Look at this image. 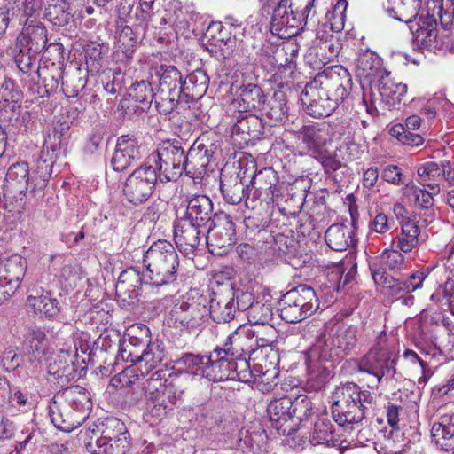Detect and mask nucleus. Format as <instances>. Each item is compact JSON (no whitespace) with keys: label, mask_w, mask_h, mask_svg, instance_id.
<instances>
[{"label":"nucleus","mask_w":454,"mask_h":454,"mask_svg":"<svg viewBox=\"0 0 454 454\" xmlns=\"http://www.w3.org/2000/svg\"><path fill=\"white\" fill-rule=\"evenodd\" d=\"M332 414L333 420L340 427L360 424L373 410L375 398L368 390L354 382L338 386L332 395Z\"/></svg>","instance_id":"f257e3e1"},{"label":"nucleus","mask_w":454,"mask_h":454,"mask_svg":"<svg viewBox=\"0 0 454 454\" xmlns=\"http://www.w3.org/2000/svg\"><path fill=\"white\" fill-rule=\"evenodd\" d=\"M143 262L150 285L161 286L176 279L179 256L170 242L160 239L153 243L144 253Z\"/></svg>","instance_id":"f03ea898"},{"label":"nucleus","mask_w":454,"mask_h":454,"mask_svg":"<svg viewBox=\"0 0 454 454\" xmlns=\"http://www.w3.org/2000/svg\"><path fill=\"white\" fill-rule=\"evenodd\" d=\"M161 373L160 370L154 372L144 383L150 413L158 419L164 418L173 409L184 391L179 376L172 377L169 374V379L162 384Z\"/></svg>","instance_id":"7ed1b4c3"},{"label":"nucleus","mask_w":454,"mask_h":454,"mask_svg":"<svg viewBox=\"0 0 454 454\" xmlns=\"http://www.w3.org/2000/svg\"><path fill=\"white\" fill-rule=\"evenodd\" d=\"M185 145L181 140H168L147 157L146 161L159 175L160 183L175 182L185 172Z\"/></svg>","instance_id":"20e7f679"},{"label":"nucleus","mask_w":454,"mask_h":454,"mask_svg":"<svg viewBox=\"0 0 454 454\" xmlns=\"http://www.w3.org/2000/svg\"><path fill=\"white\" fill-rule=\"evenodd\" d=\"M154 77L158 82L155 106L160 114H170L183 99V75L173 65H160L155 68Z\"/></svg>","instance_id":"39448f33"},{"label":"nucleus","mask_w":454,"mask_h":454,"mask_svg":"<svg viewBox=\"0 0 454 454\" xmlns=\"http://www.w3.org/2000/svg\"><path fill=\"white\" fill-rule=\"evenodd\" d=\"M319 308L314 289L300 285L286 292L279 301V316L287 323H297L311 316Z\"/></svg>","instance_id":"423d86ee"},{"label":"nucleus","mask_w":454,"mask_h":454,"mask_svg":"<svg viewBox=\"0 0 454 454\" xmlns=\"http://www.w3.org/2000/svg\"><path fill=\"white\" fill-rule=\"evenodd\" d=\"M407 92V85L402 82H396L390 76V73L384 71L380 75L378 83L371 87L370 92H364L363 104L366 112L372 117L379 114L376 107V102L380 100L389 109L395 108L403 100Z\"/></svg>","instance_id":"0eeeda50"},{"label":"nucleus","mask_w":454,"mask_h":454,"mask_svg":"<svg viewBox=\"0 0 454 454\" xmlns=\"http://www.w3.org/2000/svg\"><path fill=\"white\" fill-rule=\"evenodd\" d=\"M159 175L145 160L127 177L122 192L125 199L134 206H139L149 200L154 192Z\"/></svg>","instance_id":"6e6552de"},{"label":"nucleus","mask_w":454,"mask_h":454,"mask_svg":"<svg viewBox=\"0 0 454 454\" xmlns=\"http://www.w3.org/2000/svg\"><path fill=\"white\" fill-rule=\"evenodd\" d=\"M250 192L246 199V207L254 209L265 203L270 205L280 194L278 176L272 168H264L250 180Z\"/></svg>","instance_id":"1a4fd4ad"},{"label":"nucleus","mask_w":454,"mask_h":454,"mask_svg":"<svg viewBox=\"0 0 454 454\" xmlns=\"http://www.w3.org/2000/svg\"><path fill=\"white\" fill-rule=\"evenodd\" d=\"M313 81L338 104L343 102L353 86L350 73L343 66L328 67L322 73L317 74Z\"/></svg>","instance_id":"9d476101"},{"label":"nucleus","mask_w":454,"mask_h":454,"mask_svg":"<svg viewBox=\"0 0 454 454\" xmlns=\"http://www.w3.org/2000/svg\"><path fill=\"white\" fill-rule=\"evenodd\" d=\"M287 0H280L275 7L271 20L270 32L283 39H289L297 35L306 23L303 13H296L286 5Z\"/></svg>","instance_id":"9b49d317"},{"label":"nucleus","mask_w":454,"mask_h":454,"mask_svg":"<svg viewBox=\"0 0 454 454\" xmlns=\"http://www.w3.org/2000/svg\"><path fill=\"white\" fill-rule=\"evenodd\" d=\"M301 100L306 113L314 118L330 116L340 105L314 81L305 86Z\"/></svg>","instance_id":"f8f14e48"},{"label":"nucleus","mask_w":454,"mask_h":454,"mask_svg":"<svg viewBox=\"0 0 454 454\" xmlns=\"http://www.w3.org/2000/svg\"><path fill=\"white\" fill-rule=\"evenodd\" d=\"M235 225L231 215L219 212L212 225L206 229L207 244L212 253L216 249H225L235 243Z\"/></svg>","instance_id":"ddd939ff"},{"label":"nucleus","mask_w":454,"mask_h":454,"mask_svg":"<svg viewBox=\"0 0 454 454\" xmlns=\"http://www.w3.org/2000/svg\"><path fill=\"white\" fill-rule=\"evenodd\" d=\"M357 372L367 373L380 383L383 378H393L395 374L396 357L386 353L368 351L356 361Z\"/></svg>","instance_id":"4468645a"},{"label":"nucleus","mask_w":454,"mask_h":454,"mask_svg":"<svg viewBox=\"0 0 454 454\" xmlns=\"http://www.w3.org/2000/svg\"><path fill=\"white\" fill-rule=\"evenodd\" d=\"M142 158L141 146L134 135L118 137L110 165L114 171L121 172Z\"/></svg>","instance_id":"2eb2a0df"},{"label":"nucleus","mask_w":454,"mask_h":454,"mask_svg":"<svg viewBox=\"0 0 454 454\" xmlns=\"http://www.w3.org/2000/svg\"><path fill=\"white\" fill-rule=\"evenodd\" d=\"M30 179L28 164L25 161L12 164L6 173L3 191L4 196L16 201L23 200Z\"/></svg>","instance_id":"dca6fc26"},{"label":"nucleus","mask_w":454,"mask_h":454,"mask_svg":"<svg viewBox=\"0 0 454 454\" xmlns=\"http://www.w3.org/2000/svg\"><path fill=\"white\" fill-rule=\"evenodd\" d=\"M306 361L310 363H339L344 359L332 333H321L305 353Z\"/></svg>","instance_id":"f3484780"},{"label":"nucleus","mask_w":454,"mask_h":454,"mask_svg":"<svg viewBox=\"0 0 454 454\" xmlns=\"http://www.w3.org/2000/svg\"><path fill=\"white\" fill-rule=\"evenodd\" d=\"M206 229L184 217L179 218L174 224V238L177 247L185 254L193 252L201 236L206 234Z\"/></svg>","instance_id":"a211bd4d"},{"label":"nucleus","mask_w":454,"mask_h":454,"mask_svg":"<svg viewBox=\"0 0 454 454\" xmlns=\"http://www.w3.org/2000/svg\"><path fill=\"white\" fill-rule=\"evenodd\" d=\"M254 352V346L247 334L246 325L239 326L231 333L222 347H215L213 356H223L230 359H238L242 356H248Z\"/></svg>","instance_id":"6ab92c4d"},{"label":"nucleus","mask_w":454,"mask_h":454,"mask_svg":"<svg viewBox=\"0 0 454 454\" xmlns=\"http://www.w3.org/2000/svg\"><path fill=\"white\" fill-rule=\"evenodd\" d=\"M437 26L436 19L427 14L417 16L408 27L413 35L414 43L420 48L431 50L437 47Z\"/></svg>","instance_id":"aec40b11"},{"label":"nucleus","mask_w":454,"mask_h":454,"mask_svg":"<svg viewBox=\"0 0 454 454\" xmlns=\"http://www.w3.org/2000/svg\"><path fill=\"white\" fill-rule=\"evenodd\" d=\"M266 96L261 87L254 83H247L242 84L237 90L236 98L231 102V106L239 113L256 114L257 112H262Z\"/></svg>","instance_id":"412c9836"},{"label":"nucleus","mask_w":454,"mask_h":454,"mask_svg":"<svg viewBox=\"0 0 454 454\" xmlns=\"http://www.w3.org/2000/svg\"><path fill=\"white\" fill-rule=\"evenodd\" d=\"M263 133V121L255 114H239L231 129V136L239 144L260 139Z\"/></svg>","instance_id":"4be33fe9"},{"label":"nucleus","mask_w":454,"mask_h":454,"mask_svg":"<svg viewBox=\"0 0 454 454\" xmlns=\"http://www.w3.org/2000/svg\"><path fill=\"white\" fill-rule=\"evenodd\" d=\"M218 213H214L213 202L202 194L192 195L187 200L186 211L183 217L205 228L212 225Z\"/></svg>","instance_id":"5701e85b"},{"label":"nucleus","mask_w":454,"mask_h":454,"mask_svg":"<svg viewBox=\"0 0 454 454\" xmlns=\"http://www.w3.org/2000/svg\"><path fill=\"white\" fill-rule=\"evenodd\" d=\"M26 270L27 261L19 254L0 259V282L14 293L20 286Z\"/></svg>","instance_id":"b1692460"},{"label":"nucleus","mask_w":454,"mask_h":454,"mask_svg":"<svg viewBox=\"0 0 454 454\" xmlns=\"http://www.w3.org/2000/svg\"><path fill=\"white\" fill-rule=\"evenodd\" d=\"M48 409L51 420L59 430L71 432L83 423L79 415L73 411L58 395L54 396Z\"/></svg>","instance_id":"393cba45"},{"label":"nucleus","mask_w":454,"mask_h":454,"mask_svg":"<svg viewBox=\"0 0 454 454\" xmlns=\"http://www.w3.org/2000/svg\"><path fill=\"white\" fill-rule=\"evenodd\" d=\"M293 403L290 395H288L276 398L268 404L267 413L272 427L282 434H288L293 429L292 426L288 428L285 427V425L294 418V411H292Z\"/></svg>","instance_id":"a878e982"},{"label":"nucleus","mask_w":454,"mask_h":454,"mask_svg":"<svg viewBox=\"0 0 454 454\" xmlns=\"http://www.w3.org/2000/svg\"><path fill=\"white\" fill-rule=\"evenodd\" d=\"M329 126L325 124L303 125L298 130V138L304 145L307 153L317 158L321 156L322 148L327 143Z\"/></svg>","instance_id":"bb28decb"},{"label":"nucleus","mask_w":454,"mask_h":454,"mask_svg":"<svg viewBox=\"0 0 454 454\" xmlns=\"http://www.w3.org/2000/svg\"><path fill=\"white\" fill-rule=\"evenodd\" d=\"M351 226L343 223L331 225L325 234V242L334 251H345L355 244L354 225L356 217L350 208Z\"/></svg>","instance_id":"cd10ccee"},{"label":"nucleus","mask_w":454,"mask_h":454,"mask_svg":"<svg viewBox=\"0 0 454 454\" xmlns=\"http://www.w3.org/2000/svg\"><path fill=\"white\" fill-rule=\"evenodd\" d=\"M47 42V30L42 23L27 25L25 22L22 32L17 37L16 47H24L32 52L40 53L46 48Z\"/></svg>","instance_id":"c85d7f7f"},{"label":"nucleus","mask_w":454,"mask_h":454,"mask_svg":"<svg viewBox=\"0 0 454 454\" xmlns=\"http://www.w3.org/2000/svg\"><path fill=\"white\" fill-rule=\"evenodd\" d=\"M61 397L69 408L72 409L79 418L84 422L88 418L89 411L92 407L90 394L86 388L80 386L67 387L62 394L58 395Z\"/></svg>","instance_id":"c756f323"},{"label":"nucleus","mask_w":454,"mask_h":454,"mask_svg":"<svg viewBox=\"0 0 454 454\" xmlns=\"http://www.w3.org/2000/svg\"><path fill=\"white\" fill-rule=\"evenodd\" d=\"M432 442L444 451H454V415H443L431 428Z\"/></svg>","instance_id":"7c9ffc66"},{"label":"nucleus","mask_w":454,"mask_h":454,"mask_svg":"<svg viewBox=\"0 0 454 454\" xmlns=\"http://www.w3.org/2000/svg\"><path fill=\"white\" fill-rule=\"evenodd\" d=\"M126 349H121L120 356L123 360L130 361L131 363L145 364L146 371L153 370L160 364L165 357V349L162 341L158 340L151 341L147 348L142 352L141 355H134L129 352L125 356Z\"/></svg>","instance_id":"2f4dec72"},{"label":"nucleus","mask_w":454,"mask_h":454,"mask_svg":"<svg viewBox=\"0 0 454 454\" xmlns=\"http://www.w3.org/2000/svg\"><path fill=\"white\" fill-rule=\"evenodd\" d=\"M420 228L416 222L410 219L401 223L400 231L392 238L393 247L400 249L403 253H411L420 243Z\"/></svg>","instance_id":"473e14b6"},{"label":"nucleus","mask_w":454,"mask_h":454,"mask_svg":"<svg viewBox=\"0 0 454 454\" xmlns=\"http://www.w3.org/2000/svg\"><path fill=\"white\" fill-rule=\"evenodd\" d=\"M364 330L365 326L363 324L342 325L332 333L344 357L350 355L356 347L359 339L363 338L362 333Z\"/></svg>","instance_id":"72a5a7b5"},{"label":"nucleus","mask_w":454,"mask_h":454,"mask_svg":"<svg viewBox=\"0 0 454 454\" xmlns=\"http://www.w3.org/2000/svg\"><path fill=\"white\" fill-rule=\"evenodd\" d=\"M183 82V99L188 102L200 98L207 92L209 77L204 70L196 69Z\"/></svg>","instance_id":"f704fd0d"},{"label":"nucleus","mask_w":454,"mask_h":454,"mask_svg":"<svg viewBox=\"0 0 454 454\" xmlns=\"http://www.w3.org/2000/svg\"><path fill=\"white\" fill-rule=\"evenodd\" d=\"M384 9L388 16L408 26L417 18L419 10L418 0H387Z\"/></svg>","instance_id":"c9c22d12"},{"label":"nucleus","mask_w":454,"mask_h":454,"mask_svg":"<svg viewBox=\"0 0 454 454\" xmlns=\"http://www.w3.org/2000/svg\"><path fill=\"white\" fill-rule=\"evenodd\" d=\"M250 189L248 184L237 181V177H230L225 174H222L220 190L225 202L231 205H238L243 200L246 202Z\"/></svg>","instance_id":"e433bc0d"},{"label":"nucleus","mask_w":454,"mask_h":454,"mask_svg":"<svg viewBox=\"0 0 454 454\" xmlns=\"http://www.w3.org/2000/svg\"><path fill=\"white\" fill-rule=\"evenodd\" d=\"M371 270L375 284L381 286L387 295L398 300L401 296L411 293L405 280L395 278L386 272L384 269H373L371 267Z\"/></svg>","instance_id":"4c0bfd02"},{"label":"nucleus","mask_w":454,"mask_h":454,"mask_svg":"<svg viewBox=\"0 0 454 454\" xmlns=\"http://www.w3.org/2000/svg\"><path fill=\"white\" fill-rule=\"evenodd\" d=\"M265 115L274 121V124L285 122L288 115L287 98L285 91L278 90L268 100L262 110Z\"/></svg>","instance_id":"58836bf2"},{"label":"nucleus","mask_w":454,"mask_h":454,"mask_svg":"<svg viewBox=\"0 0 454 454\" xmlns=\"http://www.w3.org/2000/svg\"><path fill=\"white\" fill-rule=\"evenodd\" d=\"M334 427L324 415L317 416L310 429L309 442L313 445H334Z\"/></svg>","instance_id":"ea45409f"},{"label":"nucleus","mask_w":454,"mask_h":454,"mask_svg":"<svg viewBox=\"0 0 454 454\" xmlns=\"http://www.w3.org/2000/svg\"><path fill=\"white\" fill-rule=\"evenodd\" d=\"M129 101L134 102V107L145 111L151 106L153 100L155 102V92L148 81L142 80L129 87Z\"/></svg>","instance_id":"a19ab883"},{"label":"nucleus","mask_w":454,"mask_h":454,"mask_svg":"<svg viewBox=\"0 0 454 454\" xmlns=\"http://www.w3.org/2000/svg\"><path fill=\"white\" fill-rule=\"evenodd\" d=\"M44 16L55 26H65L73 17L71 3L67 0H49Z\"/></svg>","instance_id":"79ce46f5"},{"label":"nucleus","mask_w":454,"mask_h":454,"mask_svg":"<svg viewBox=\"0 0 454 454\" xmlns=\"http://www.w3.org/2000/svg\"><path fill=\"white\" fill-rule=\"evenodd\" d=\"M211 363L207 379L210 381H223L226 380H233V360L228 356H213V351L210 353Z\"/></svg>","instance_id":"37998d69"},{"label":"nucleus","mask_w":454,"mask_h":454,"mask_svg":"<svg viewBox=\"0 0 454 454\" xmlns=\"http://www.w3.org/2000/svg\"><path fill=\"white\" fill-rule=\"evenodd\" d=\"M187 168L185 174L192 176L196 172L202 174L209 162L207 149L201 144L195 147L193 144L186 152Z\"/></svg>","instance_id":"c03bdc74"},{"label":"nucleus","mask_w":454,"mask_h":454,"mask_svg":"<svg viewBox=\"0 0 454 454\" xmlns=\"http://www.w3.org/2000/svg\"><path fill=\"white\" fill-rule=\"evenodd\" d=\"M246 328L248 339L254 346V351L258 348L270 347L276 340V329L270 324L248 325Z\"/></svg>","instance_id":"a18cd8bd"},{"label":"nucleus","mask_w":454,"mask_h":454,"mask_svg":"<svg viewBox=\"0 0 454 454\" xmlns=\"http://www.w3.org/2000/svg\"><path fill=\"white\" fill-rule=\"evenodd\" d=\"M356 67L357 75L370 81L380 72H383L380 68V59L371 51H365L358 55Z\"/></svg>","instance_id":"49530a36"},{"label":"nucleus","mask_w":454,"mask_h":454,"mask_svg":"<svg viewBox=\"0 0 454 454\" xmlns=\"http://www.w3.org/2000/svg\"><path fill=\"white\" fill-rule=\"evenodd\" d=\"M209 356L195 355L192 353H185L176 360V364L184 366L192 374L207 378L211 363Z\"/></svg>","instance_id":"de8ad7c7"},{"label":"nucleus","mask_w":454,"mask_h":454,"mask_svg":"<svg viewBox=\"0 0 454 454\" xmlns=\"http://www.w3.org/2000/svg\"><path fill=\"white\" fill-rule=\"evenodd\" d=\"M59 304L58 300L52 298L50 293L39 296L29 294L27 297V306L35 315L53 317L59 311Z\"/></svg>","instance_id":"09e8293b"},{"label":"nucleus","mask_w":454,"mask_h":454,"mask_svg":"<svg viewBox=\"0 0 454 454\" xmlns=\"http://www.w3.org/2000/svg\"><path fill=\"white\" fill-rule=\"evenodd\" d=\"M111 439L98 437L94 442L88 443L89 451L94 454H125L129 449L128 437L115 439V445H111Z\"/></svg>","instance_id":"8fccbe9b"},{"label":"nucleus","mask_w":454,"mask_h":454,"mask_svg":"<svg viewBox=\"0 0 454 454\" xmlns=\"http://www.w3.org/2000/svg\"><path fill=\"white\" fill-rule=\"evenodd\" d=\"M63 73L62 66L51 63L50 66L37 68L35 76L42 79L45 93L51 94L58 89L59 81L63 80Z\"/></svg>","instance_id":"3c124183"},{"label":"nucleus","mask_w":454,"mask_h":454,"mask_svg":"<svg viewBox=\"0 0 454 454\" xmlns=\"http://www.w3.org/2000/svg\"><path fill=\"white\" fill-rule=\"evenodd\" d=\"M308 364L307 387L313 391H318L325 387L332 378L331 371L317 363L306 361Z\"/></svg>","instance_id":"603ef678"},{"label":"nucleus","mask_w":454,"mask_h":454,"mask_svg":"<svg viewBox=\"0 0 454 454\" xmlns=\"http://www.w3.org/2000/svg\"><path fill=\"white\" fill-rule=\"evenodd\" d=\"M97 433H99L98 437L106 439H120L121 437H128L129 433L124 423L115 418L109 417L105 419L97 426Z\"/></svg>","instance_id":"864d4df0"},{"label":"nucleus","mask_w":454,"mask_h":454,"mask_svg":"<svg viewBox=\"0 0 454 454\" xmlns=\"http://www.w3.org/2000/svg\"><path fill=\"white\" fill-rule=\"evenodd\" d=\"M204 39L215 47L221 48L222 45L228 46L231 42V36L229 30L219 21H212L205 34Z\"/></svg>","instance_id":"5fc2aeb1"},{"label":"nucleus","mask_w":454,"mask_h":454,"mask_svg":"<svg viewBox=\"0 0 454 454\" xmlns=\"http://www.w3.org/2000/svg\"><path fill=\"white\" fill-rule=\"evenodd\" d=\"M423 186H427L431 191L439 192L440 188L437 182L440 178V165L434 161H428L419 166L417 170Z\"/></svg>","instance_id":"6e6d98bb"},{"label":"nucleus","mask_w":454,"mask_h":454,"mask_svg":"<svg viewBox=\"0 0 454 454\" xmlns=\"http://www.w3.org/2000/svg\"><path fill=\"white\" fill-rule=\"evenodd\" d=\"M19 52L14 56V61L19 70L27 75H36L38 66L37 55L38 52H32L24 47H18Z\"/></svg>","instance_id":"4d7b16f0"},{"label":"nucleus","mask_w":454,"mask_h":454,"mask_svg":"<svg viewBox=\"0 0 454 454\" xmlns=\"http://www.w3.org/2000/svg\"><path fill=\"white\" fill-rule=\"evenodd\" d=\"M292 411L294 418L296 417L300 422L308 420L313 415V403L311 400L303 394H290Z\"/></svg>","instance_id":"13d9d810"},{"label":"nucleus","mask_w":454,"mask_h":454,"mask_svg":"<svg viewBox=\"0 0 454 454\" xmlns=\"http://www.w3.org/2000/svg\"><path fill=\"white\" fill-rule=\"evenodd\" d=\"M404 193L413 197L415 205L420 208L427 209L434 205L433 195L435 192H428L417 186L414 183L410 182L403 188Z\"/></svg>","instance_id":"bf43d9fd"},{"label":"nucleus","mask_w":454,"mask_h":454,"mask_svg":"<svg viewBox=\"0 0 454 454\" xmlns=\"http://www.w3.org/2000/svg\"><path fill=\"white\" fill-rule=\"evenodd\" d=\"M381 262L387 269L393 271H402L405 269V257L403 253L390 245L386 248L380 256Z\"/></svg>","instance_id":"052dcab7"},{"label":"nucleus","mask_w":454,"mask_h":454,"mask_svg":"<svg viewBox=\"0 0 454 454\" xmlns=\"http://www.w3.org/2000/svg\"><path fill=\"white\" fill-rule=\"evenodd\" d=\"M87 84V80L84 76L81 75L80 70L66 77L62 82V91L67 98H75L79 92L82 91Z\"/></svg>","instance_id":"680f3d73"},{"label":"nucleus","mask_w":454,"mask_h":454,"mask_svg":"<svg viewBox=\"0 0 454 454\" xmlns=\"http://www.w3.org/2000/svg\"><path fill=\"white\" fill-rule=\"evenodd\" d=\"M275 250L284 260H288L296 254L297 242L293 237L278 234L274 237Z\"/></svg>","instance_id":"e2e57ef3"},{"label":"nucleus","mask_w":454,"mask_h":454,"mask_svg":"<svg viewBox=\"0 0 454 454\" xmlns=\"http://www.w3.org/2000/svg\"><path fill=\"white\" fill-rule=\"evenodd\" d=\"M272 309L270 304L255 302L254 306L248 312L250 320H254V325H262L269 324L272 317Z\"/></svg>","instance_id":"0e129e2a"},{"label":"nucleus","mask_w":454,"mask_h":454,"mask_svg":"<svg viewBox=\"0 0 454 454\" xmlns=\"http://www.w3.org/2000/svg\"><path fill=\"white\" fill-rule=\"evenodd\" d=\"M78 375V366L74 360V356L69 352L68 359L60 372V375L56 380L55 384H57L59 387H64L67 384H69L72 380H75Z\"/></svg>","instance_id":"69168bd1"},{"label":"nucleus","mask_w":454,"mask_h":454,"mask_svg":"<svg viewBox=\"0 0 454 454\" xmlns=\"http://www.w3.org/2000/svg\"><path fill=\"white\" fill-rule=\"evenodd\" d=\"M251 366L247 356L233 359V380L247 383L251 381Z\"/></svg>","instance_id":"338daca9"},{"label":"nucleus","mask_w":454,"mask_h":454,"mask_svg":"<svg viewBox=\"0 0 454 454\" xmlns=\"http://www.w3.org/2000/svg\"><path fill=\"white\" fill-rule=\"evenodd\" d=\"M381 178L395 186L403 185L405 183V176L403 169L399 166L393 164L387 165L382 168Z\"/></svg>","instance_id":"774afa93"}]
</instances>
